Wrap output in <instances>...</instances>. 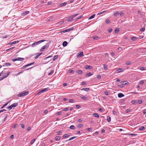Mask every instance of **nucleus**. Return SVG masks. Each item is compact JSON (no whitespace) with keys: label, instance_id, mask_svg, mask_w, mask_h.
Returning a JSON list of instances; mask_svg holds the SVG:
<instances>
[{"label":"nucleus","instance_id":"nucleus-1","mask_svg":"<svg viewBox=\"0 0 146 146\" xmlns=\"http://www.w3.org/2000/svg\"><path fill=\"white\" fill-rule=\"evenodd\" d=\"M29 92L25 91L18 94L17 95V96L18 97L24 96L27 95L29 94Z\"/></svg>","mask_w":146,"mask_h":146},{"label":"nucleus","instance_id":"nucleus-2","mask_svg":"<svg viewBox=\"0 0 146 146\" xmlns=\"http://www.w3.org/2000/svg\"><path fill=\"white\" fill-rule=\"evenodd\" d=\"M45 41V40H39L38 41L34 42L31 45V46H32L33 47H35L36 46L39 44H40L41 42H44Z\"/></svg>","mask_w":146,"mask_h":146},{"label":"nucleus","instance_id":"nucleus-3","mask_svg":"<svg viewBox=\"0 0 146 146\" xmlns=\"http://www.w3.org/2000/svg\"><path fill=\"white\" fill-rule=\"evenodd\" d=\"M49 90V89L48 88H44L43 89H42L41 90H40L38 93V95H40V94H41L42 93H43L44 92H45L46 91H47L48 90Z\"/></svg>","mask_w":146,"mask_h":146},{"label":"nucleus","instance_id":"nucleus-4","mask_svg":"<svg viewBox=\"0 0 146 146\" xmlns=\"http://www.w3.org/2000/svg\"><path fill=\"white\" fill-rule=\"evenodd\" d=\"M42 53L41 52L40 53H37L36 54H35V55H36V56L35 57V59H36L41 54H42Z\"/></svg>","mask_w":146,"mask_h":146},{"label":"nucleus","instance_id":"nucleus-5","mask_svg":"<svg viewBox=\"0 0 146 146\" xmlns=\"http://www.w3.org/2000/svg\"><path fill=\"white\" fill-rule=\"evenodd\" d=\"M83 53L82 52H80L77 55V57L79 58L82 57L83 56Z\"/></svg>","mask_w":146,"mask_h":146},{"label":"nucleus","instance_id":"nucleus-6","mask_svg":"<svg viewBox=\"0 0 146 146\" xmlns=\"http://www.w3.org/2000/svg\"><path fill=\"white\" fill-rule=\"evenodd\" d=\"M70 136V134L69 133L66 134L64 135L62 137L63 138H66Z\"/></svg>","mask_w":146,"mask_h":146},{"label":"nucleus","instance_id":"nucleus-7","mask_svg":"<svg viewBox=\"0 0 146 146\" xmlns=\"http://www.w3.org/2000/svg\"><path fill=\"white\" fill-rule=\"evenodd\" d=\"M121 83L122 85H127V84L129 83V82L127 81H122L121 82Z\"/></svg>","mask_w":146,"mask_h":146},{"label":"nucleus","instance_id":"nucleus-8","mask_svg":"<svg viewBox=\"0 0 146 146\" xmlns=\"http://www.w3.org/2000/svg\"><path fill=\"white\" fill-rule=\"evenodd\" d=\"M125 134L126 135H131L133 137H135L137 135V134H132V133H126V134Z\"/></svg>","mask_w":146,"mask_h":146},{"label":"nucleus","instance_id":"nucleus-9","mask_svg":"<svg viewBox=\"0 0 146 146\" xmlns=\"http://www.w3.org/2000/svg\"><path fill=\"white\" fill-rule=\"evenodd\" d=\"M123 70L121 68H119L116 70V71L117 73H119L123 72Z\"/></svg>","mask_w":146,"mask_h":146},{"label":"nucleus","instance_id":"nucleus-10","mask_svg":"<svg viewBox=\"0 0 146 146\" xmlns=\"http://www.w3.org/2000/svg\"><path fill=\"white\" fill-rule=\"evenodd\" d=\"M124 96V95H123L122 93H119L118 94V97L121 98L122 97H123Z\"/></svg>","mask_w":146,"mask_h":146},{"label":"nucleus","instance_id":"nucleus-11","mask_svg":"<svg viewBox=\"0 0 146 146\" xmlns=\"http://www.w3.org/2000/svg\"><path fill=\"white\" fill-rule=\"evenodd\" d=\"M19 42V41L18 40L13 41V42H10V44H17Z\"/></svg>","mask_w":146,"mask_h":146},{"label":"nucleus","instance_id":"nucleus-12","mask_svg":"<svg viewBox=\"0 0 146 146\" xmlns=\"http://www.w3.org/2000/svg\"><path fill=\"white\" fill-rule=\"evenodd\" d=\"M18 105V103H15L11 105L13 108L15 107Z\"/></svg>","mask_w":146,"mask_h":146},{"label":"nucleus","instance_id":"nucleus-13","mask_svg":"<svg viewBox=\"0 0 146 146\" xmlns=\"http://www.w3.org/2000/svg\"><path fill=\"white\" fill-rule=\"evenodd\" d=\"M81 90H84L86 91H89L90 89L88 88H84L81 89Z\"/></svg>","mask_w":146,"mask_h":146},{"label":"nucleus","instance_id":"nucleus-14","mask_svg":"<svg viewBox=\"0 0 146 146\" xmlns=\"http://www.w3.org/2000/svg\"><path fill=\"white\" fill-rule=\"evenodd\" d=\"M78 14H79L78 13H76V14H74L73 15H72V16H70V17L71 18L70 19H73V17H75L77 16Z\"/></svg>","mask_w":146,"mask_h":146},{"label":"nucleus","instance_id":"nucleus-15","mask_svg":"<svg viewBox=\"0 0 146 146\" xmlns=\"http://www.w3.org/2000/svg\"><path fill=\"white\" fill-rule=\"evenodd\" d=\"M68 44V43L66 41H64L63 43H62V45L63 46H66Z\"/></svg>","mask_w":146,"mask_h":146},{"label":"nucleus","instance_id":"nucleus-16","mask_svg":"<svg viewBox=\"0 0 146 146\" xmlns=\"http://www.w3.org/2000/svg\"><path fill=\"white\" fill-rule=\"evenodd\" d=\"M92 68L93 67L87 65L86 66V67L85 68L86 69H92Z\"/></svg>","mask_w":146,"mask_h":146},{"label":"nucleus","instance_id":"nucleus-17","mask_svg":"<svg viewBox=\"0 0 146 146\" xmlns=\"http://www.w3.org/2000/svg\"><path fill=\"white\" fill-rule=\"evenodd\" d=\"M119 15V12L118 11H117L114 13V15L115 17H117Z\"/></svg>","mask_w":146,"mask_h":146},{"label":"nucleus","instance_id":"nucleus-18","mask_svg":"<svg viewBox=\"0 0 146 146\" xmlns=\"http://www.w3.org/2000/svg\"><path fill=\"white\" fill-rule=\"evenodd\" d=\"M29 13V11H26L25 12L22 13V15H23V16H24V15H27V14Z\"/></svg>","mask_w":146,"mask_h":146},{"label":"nucleus","instance_id":"nucleus-19","mask_svg":"<svg viewBox=\"0 0 146 146\" xmlns=\"http://www.w3.org/2000/svg\"><path fill=\"white\" fill-rule=\"evenodd\" d=\"M81 98L84 100H87V98L83 95H82Z\"/></svg>","mask_w":146,"mask_h":146},{"label":"nucleus","instance_id":"nucleus-20","mask_svg":"<svg viewBox=\"0 0 146 146\" xmlns=\"http://www.w3.org/2000/svg\"><path fill=\"white\" fill-rule=\"evenodd\" d=\"M67 3L66 2H65L64 3H62L60 4V7H62L63 6H65L66 4H67Z\"/></svg>","mask_w":146,"mask_h":146},{"label":"nucleus","instance_id":"nucleus-21","mask_svg":"<svg viewBox=\"0 0 146 146\" xmlns=\"http://www.w3.org/2000/svg\"><path fill=\"white\" fill-rule=\"evenodd\" d=\"M4 64V65H3V66H10L11 65L10 63H9V62L5 63Z\"/></svg>","mask_w":146,"mask_h":146},{"label":"nucleus","instance_id":"nucleus-22","mask_svg":"<svg viewBox=\"0 0 146 146\" xmlns=\"http://www.w3.org/2000/svg\"><path fill=\"white\" fill-rule=\"evenodd\" d=\"M103 65L104 70H107L108 69L107 65L105 64H104Z\"/></svg>","mask_w":146,"mask_h":146},{"label":"nucleus","instance_id":"nucleus-23","mask_svg":"<svg viewBox=\"0 0 146 146\" xmlns=\"http://www.w3.org/2000/svg\"><path fill=\"white\" fill-rule=\"evenodd\" d=\"M76 73L79 74H82V71L81 70H78L76 71Z\"/></svg>","mask_w":146,"mask_h":146},{"label":"nucleus","instance_id":"nucleus-24","mask_svg":"<svg viewBox=\"0 0 146 146\" xmlns=\"http://www.w3.org/2000/svg\"><path fill=\"white\" fill-rule=\"evenodd\" d=\"M58 55H55L54 56V57H53V61L55 60L56 59H57L58 58Z\"/></svg>","mask_w":146,"mask_h":146},{"label":"nucleus","instance_id":"nucleus-25","mask_svg":"<svg viewBox=\"0 0 146 146\" xmlns=\"http://www.w3.org/2000/svg\"><path fill=\"white\" fill-rule=\"evenodd\" d=\"M94 116L96 117H98L99 115L97 113H95L93 114Z\"/></svg>","mask_w":146,"mask_h":146},{"label":"nucleus","instance_id":"nucleus-26","mask_svg":"<svg viewBox=\"0 0 146 146\" xmlns=\"http://www.w3.org/2000/svg\"><path fill=\"white\" fill-rule=\"evenodd\" d=\"M73 30V28H70V29H68L65 30V31H66V32H69L70 31Z\"/></svg>","mask_w":146,"mask_h":146},{"label":"nucleus","instance_id":"nucleus-27","mask_svg":"<svg viewBox=\"0 0 146 146\" xmlns=\"http://www.w3.org/2000/svg\"><path fill=\"white\" fill-rule=\"evenodd\" d=\"M76 137H76V136L71 137L69 139H68V140H67L66 141H70V140H72L74 139L75 138H76Z\"/></svg>","mask_w":146,"mask_h":146},{"label":"nucleus","instance_id":"nucleus-28","mask_svg":"<svg viewBox=\"0 0 146 146\" xmlns=\"http://www.w3.org/2000/svg\"><path fill=\"white\" fill-rule=\"evenodd\" d=\"M10 74V72H8L7 73L5 74V75H4L5 77L6 78Z\"/></svg>","mask_w":146,"mask_h":146},{"label":"nucleus","instance_id":"nucleus-29","mask_svg":"<svg viewBox=\"0 0 146 146\" xmlns=\"http://www.w3.org/2000/svg\"><path fill=\"white\" fill-rule=\"evenodd\" d=\"M64 21H60L58 22L56 24L61 25V24H62L64 23Z\"/></svg>","mask_w":146,"mask_h":146},{"label":"nucleus","instance_id":"nucleus-30","mask_svg":"<svg viewBox=\"0 0 146 146\" xmlns=\"http://www.w3.org/2000/svg\"><path fill=\"white\" fill-rule=\"evenodd\" d=\"M48 46L47 45H45L44 46H43V47H42V49H43V50L45 49H46L48 48Z\"/></svg>","mask_w":146,"mask_h":146},{"label":"nucleus","instance_id":"nucleus-31","mask_svg":"<svg viewBox=\"0 0 146 146\" xmlns=\"http://www.w3.org/2000/svg\"><path fill=\"white\" fill-rule=\"evenodd\" d=\"M54 72V71L53 70H52L50 72H49L48 73V75H52L53 73Z\"/></svg>","mask_w":146,"mask_h":146},{"label":"nucleus","instance_id":"nucleus-32","mask_svg":"<svg viewBox=\"0 0 146 146\" xmlns=\"http://www.w3.org/2000/svg\"><path fill=\"white\" fill-rule=\"evenodd\" d=\"M60 139V137L59 136H56L55 137V139L56 140H59Z\"/></svg>","mask_w":146,"mask_h":146},{"label":"nucleus","instance_id":"nucleus-33","mask_svg":"<svg viewBox=\"0 0 146 146\" xmlns=\"http://www.w3.org/2000/svg\"><path fill=\"white\" fill-rule=\"evenodd\" d=\"M95 16V14H93V15H92L89 18V19H92L93 18H94V17Z\"/></svg>","mask_w":146,"mask_h":146},{"label":"nucleus","instance_id":"nucleus-34","mask_svg":"<svg viewBox=\"0 0 146 146\" xmlns=\"http://www.w3.org/2000/svg\"><path fill=\"white\" fill-rule=\"evenodd\" d=\"M83 125L81 124H79L78 125L77 127L78 128H81V127H83Z\"/></svg>","mask_w":146,"mask_h":146},{"label":"nucleus","instance_id":"nucleus-35","mask_svg":"<svg viewBox=\"0 0 146 146\" xmlns=\"http://www.w3.org/2000/svg\"><path fill=\"white\" fill-rule=\"evenodd\" d=\"M92 74L91 72H89L86 74V76H89L92 75Z\"/></svg>","mask_w":146,"mask_h":146},{"label":"nucleus","instance_id":"nucleus-36","mask_svg":"<svg viewBox=\"0 0 146 146\" xmlns=\"http://www.w3.org/2000/svg\"><path fill=\"white\" fill-rule=\"evenodd\" d=\"M9 103V102H8L7 103H6L5 104H4L3 106L1 107V109H3L4 107H5L6 106H7Z\"/></svg>","mask_w":146,"mask_h":146},{"label":"nucleus","instance_id":"nucleus-37","mask_svg":"<svg viewBox=\"0 0 146 146\" xmlns=\"http://www.w3.org/2000/svg\"><path fill=\"white\" fill-rule=\"evenodd\" d=\"M71 18L70 17V16L68 17V19L67 20L68 22H70L72 21L73 19H71Z\"/></svg>","mask_w":146,"mask_h":146},{"label":"nucleus","instance_id":"nucleus-38","mask_svg":"<svg viewBox=\"0 0 146 146\" xmlns=\"http://www.w3.org/2000/svg\"><path fill=\"white\" fill-rule=\"evenodd\" d=\"M131 39L133 41H135L136 40L137 38L135 37H133L131 38Z\"/></svg>","mask_w":146,"mask_h":146},{"label":"nucleus","instance_id":"nucleus-39","mask_svg":"<svg viewBox=\"0 0 146 146\" xmlns=\"http://www.w3.org/2000/svg\"><path fill=\"white\" fill-rule=\"evenodd\" d=\"M137 103H138L139 104H141L142 103V100H138L137 102Z\"/></svg>","mask_w":146,"mask_h":146},{"label":"nucleus","instance_id":"nucleus-40","mask_svg":"<svg viewBox=\"0 0 146 146\" xmlns=\"http://www.w3.org/2000/svg\"><path fill=\"white\" fill-rule=\"evenodd\" d=\"M106 23L107 24H109L110 23V21L109 19H107L106 20Z\"/></svg>","mask_w":146,"mask_h":146},{"label":"nucleus","instance_id":"nucleus-41","mask_svg":"<svg viewBox=\"0 0 146 146\" xmlns=\"http://www.w3.org/2000/svg\"><path fill=\"white\" fill-rule=\"evenodd\" d=\"M131 110L130 109H128L125 111V113H127L130 112Z\"/></svg>","mask_w":146,"mask_h":146},{"label":"nucleus","instance_id":"nucleus-42","mask_svg":"<svg viewBox=\"0 0 146 146\" xmlns=\"http://www.w3.org/2000/svg\"><path fill=\"white\" fill-rule=\"evenodd\" d=\"M68 71L69 72L72 74H73L74 72V71L73 70L71 69L69 70Z\"/></svg>","mask_w":146,"mask_h":146},{"label":"nucleus","instance_id":"nucleus-43","mask_svg":"<svg viewBox=\"0 0 146 146\" xmlns=\"http://www.w3.org/2000/svg\"><path fill=\"white\" fill-rule=\"evenodd\" d=\"M107 121L108 122H110L111 120V118L110 117H107Z\"/></svg>","mask_w":146,"mask_h":146},{"label":"nucleus","instance_id":"nucleus-44","mask_svg":"<svg viewBox=\"0 0 146 146\" xmlns=\"http://www.w3.org/2000/svg\"><path fill=\"white\" fill-rule=\"evenodd\" d=\"M105 12H106V11H104L100 12L98 13L97 15H101Z\"/></svg>","mask_w":146,"mask_h":146},{"label":"nucleus","instance_id":"nucleus-45","mask_svg":"<svg viewBox=\"0 0 146 146\" xmlns=\"http://www.w3.org/2000/svg\"><path fill=\"white\" fill-rule=\"evenodd\" d=\"M97 78L98 79H101V76L100 75V74H98L97 75Z\"/></svg>","mask_w":146,"mask_h":146},{"label":"nucleus","instance_id":"nucleus-46","mask_svg":"<svg viewBox=\"0 0 146 146\" xmlns=\"http://www.w3.org/2000/svg\"><path fill=\"white\" fill-rule=\"evenodd\" d=\"M93 38L94 40H96L98 39V37L97 36H96L93 37Z\"/></svg>","mask_w":146,"mask_h":146},{"label":"nucleus","instance_id":"nucleus-47","mask_svg":"<svg viewBox=\"0 0 146 146\" xmlns=\"http://www.w3.org/2000/svg\"><path fill=\"white\" fill-rule=\"evenodd\" d=\"M12 108H13V107L12 106V105H11L10 106L8 107H7V108L8 109L10 110Z\"/></svg>","mask_w":146,"mask_h":146},{"label":"nucleus","instance_id":"nucleus-48","mask_svg":"<svg viewBox=\"0 0 146 146\" xmlns=\"http://www.w3.org/2000/svg\"><path fill=\"white\" fill-rule=\"evenodd\" d=\"M35 139H33L32 140V141H31V142L30 143L31 144V145L32 144L34 143V142L35 141Z\"/></svg>","mask_w":146,"mask_h":146},{"label":"nucleus","instance_id":"nucleus-49","mask_svg":"<svg viewBox=\"0 0 146 146\" xmlns=\"http://www.w3.org/2000/svg\"><path fill=\"white\" fill-rule=\"evenodd\" d=\"M123 13L122 12H121L120 13H119V15H120V16L121 17H122L123 16Z\"/></svg>","mask_w":146,"mask_h":146},{"label":"nucleus","instance_id":"nucleus-50","mask_svg":"<svg viewBox=\"0 0 146 146\" xmlns=\"http://www.w3.org/2000/svg\"><path fill=\"white\" fill-rule=\"evenodd\" d=\"M18 58H19V57L18 58H16L15 59H13V60H12L13 61H19V60L18 59Z\"/></svg>","mask_w":146,"mask_h":146},{"label":"nucleus","instance_id":"nucleus-51","mask_svg":"<svg viewBox=\"0 0 146 146\" xmlns=\"http://www.w3.org/2000/svg\"><path fill=\"white\" fill-rule=\"evenodd\" d=\"M18 59L19 60V61H22V60H23L24 59V58H20V57H19Z\"/></svg>","mask_w":146,"mask_h":146},{"label":"nucleus","instance_id":"nucleus-52","mask_svg":"<svg viewBox=\"0 0 146 146\" xmlns=\"http://www.w3.org/2000/svg\"><path fill=\"white\" fill-rule=\"evenodd\" d=\"M135 102H136V101L135 100H133L131 102V103L132 104H135Z\"/></svg>","mask_w":146,"mask_h":146},{"label":"nucleus","instance_id":"nucleus-53","mask_svg":"<svg viewBox=\"0 0 146 146\" xmlns=\"http://www.w3.org/2000/svg\"><path fill=\"white\" fill-rule=\"evenodd\" d=\"M115 33H118L119 31V29H116L115 30Z\"/></svg>","mask_w":146,"mask_h":146},{"label":"nucleus","instance_id":"nucleus-54","mask_svg":"<svg viewBox=\"0 0 146 146\" xmlns=\"http://www.w3.org/2000/svg\"><path fill=\"white\" fill-rule=\"evenodd\" d=\"M126 64L127 65H130L131 64V62H130L127 61L126 62Z\"/></svg>","mask_w":146,"mask_h":146},{"label":"nucleus","instance_id":"nucleus-55","mask_svg":"<svg viewBox=\"0 0 146 146\" xmlns=\"http://www.w3.org/2000/svg\"><path fill=\"white\" fill-rule=\"evenodd\" d=\"M56 113L58 115H60L61 114L62 112L61 111L58 112Z\"/></svg>","mask_w":146,"mask_h":146},{"label":"nucleus","instance_id":"nucleus-56","mask_svg":"<svg viewBox=\"0 0 146 146\" xmlns=\"http://www.w3.org/2000/svg\"><path fill=\"white\" fill-rule=\"evenodd\" d=\"M68 109V108H64V109L62 110V111H66Z\"/></svg>","mask_w":146,"mask_h":146},{"label":"nucleus","instance_id":"nucleus-57","mask_svg":"<svg viewBox=\"0 0 146 146\" xmlns=\"http://www.w3.org/2000/svg\"><path fill=\"white\" fill-rule=\"evenodd\" d=\"M145 30V28L143 27V28H141L140 29V31H144Z\"/></svg>","mask_w":146,"mask_h":146},{"label":"nucleus","instance_id":"nucleus-58","mask_svg":"<svg viewBox=\"0 0 146 146\" xmlns=\"http://www.w3.org/2000/svg\"><path fill=\"white\" fill-rule=\"evenodd\" d=\"M5 78L4 76H3L1 77L0 78V81L2 80L4 78Z\"/></svg>","mask_w":146,"mask_h":146},{"label":"nucleus","instance_id":"nucleus-59","mask_svg":"<svg viewBox=\"0 0 146 146\" xmlns=\"http://www.w3.org/2000/svg\"><path fill=\"white\" fill-rule=\"evenodd\" d=\"M17 124H14L13 126V128H15V127H18V126H17Z\"/></svg>","mask_w":146,"mask_h":146},{"label":"nucleus","instance_id":"nucleus-60","mask_svg":"<svg viewBox=\"0 0 146 146\" xmlns=\"http://www.w3.org/2000/svg\"><path fill=\"white\" fill-rule=\"evenodd\" d=\"M144 83V82L143 80H141L139 82V83L141 84H143Z\"/></svg>","mask_w":146,"mask_h":146},{"label":"nucleus","instance_id":"nucleus-61","mask_svg":"<svg viewBox=\"0 0 146 146\" xmlns=\"http://www.w3.org/2000/svg\"><path fill=\"white\" fill-rule=\"evenodd\" d=\"M139 129L140 131H143L145 129V128H139Z\"/></svg>","mask_w":146,"mask_h":146},{"label":"nucleus","instance_id":"nucleus-62","mask_svg":"<svg viewBox=\"0 0 146 146\" xmlns=\"http://www.w3.org/2000/svg\"><path fill=\"white\" fill-rule=\"evenodd\" d=\"M74 101V100L72 99H71L69 100V102L71 103H72Z\"/></svg>","mask_w":146,"mask_h":146},{"label":"nucleus","instance_id":"nucleus-63","mask_svg":"<svg viewBox=\"0 0 146 146\" xmlns=\"http://www.w3.org/2000/svg\"><path fill=\"white\" fill-rule=\"evenodd\" d=\"M112 112H113V113L114 114V115H116V113H117V112H116V111H114V110H113V111H112Z\"/></svg>","mask_w":146,"mask_h":146},{"label":"nucleus","instance_id":"nucleus-64","mask_svg":"<svg viewBox=\"0 0 146 146\" xmlns=\"http://www.w3.org/2000/svg\"><path fill=\"white\" fill-rule=\"evenodd\" d=\"M143 114H145L146 113V109L144 110L143 111Z\"/></svg>","mask_w":146,"mask_h":146}]
</instances>
